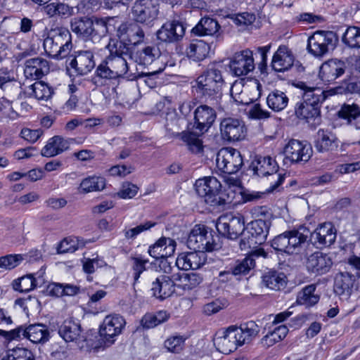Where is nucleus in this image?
Instances as JSON below:
<instances>
[{"instance_id": "36", "label": "nucleus", "mask_w": 360, "mask_h": 360, "mask_svg": "<svg viewBox=\"0 0 360 360\" xmlns=\"http://www.w3.org/2000/svg\"><path fill=\"white\" fill-rule=\"evenodd\" d=\"M58 334L67 342H76L82 336L81 326L75 320L66 319L59 327Z\"/></svg>"}, {"instance_id": "61", "label": "nucleus", "mask_w": 360, "mask_h": 360, "mask_svg": "<svg viewBox=\"0 0 360 360\" xmlns=\"http://www.w3.org/2000/svg\"><path fill=\"white\" fill-rule=\"evenodd\" d=\"M155 223L151 221H146L144 224H140L134 228L127 229L125 228L123 230V233L126 239H134L139 234L141 233L150 229L151 227L154 226Z\"/></svg>"}, {"instance_id": "62", "label": "nucleus", "mask_w": 360, "mask_h": 360, "mask_svg": "<svg viewBox=\"0 0 360 360\" xmlns=\"http://www.w3.org/2000/svg\"><path fill=\"white\" fill-rule=\"evenodd\" d=\"M132 265L131 269L133 270V278H134V284H136L139 278H140L141 274L146 271V265L148 262V259H144L142 257H132Z\"/></svg>"}, {"instance_id": "21", "label": "nucleus", "mask_w": 360, "mask_h": 360, "mask_svg": "<svg viewBox=\"0 0 360 360\" xmlns=\"http://www.w3.org/2000/svg\"><path fill=\"white\" fill-rule=\"evenodd\" d=\"M129 58L139 65L148 66L153 65L158 68L161 63H165L160 49L156 46H147L136 53L130 52Z\"/></svg>"}, {"instance_id": "43", "label": "nucleus", "mask_w": 360, "mask_h": 360, "mask_svg": "<svg viewBox=\"0 0 360 360\" xmlns=\"http://www.w3.org/2000/svg\"><path fill=\"white\" fill-rule=\"evenodd\" d=\"M262 282L269 289L280 290L285 288L287 278L283 273L271 270L263 275Z\"/></svg>"}, {"instance_id": "32", "label": "nucleus", "mask_w": 360, "mask_h": 360, "mask_svg": "<svg viewBox=\"0 0 360 360\" xmlns=\"http://www.w3.org/2000/svg\"><path fill=\"white\" fill-rule=\"evenodd\" d=\"M338 117L356 131H360V106L354 103H344L338 112Z\"/></svg>"}, {"instance_id": "4", "label": "nucleus", "mask_w": 360, "mask_h": 360, "mask_svg": "<svg viewBox=\"0 0 360 360\" xmlns=\"http://www.w3.org/2000/svg\"><path fill=\"white\" fill-rule=\"evenodd\" d=\"M309 233V230L303 226L285 231L274 238L271 247L277 251L289 255L297 253L305 244Z\"/></svg>"}, {"instance_id": "23", "label": "nucleus", "mask_w": 360, "mask_h": 360, "mask_svg": "<svg viewBox=\"0 0 360 360\" xmlns=\"http://www.w3.org/2000/svg\"><path fill=\"white\" fill-rule=\"evenodd\" d=\"M216 117V112L212 108L200 105L194 111V127L203 134L210 128Z\"/></svg>"}, {"instance_id": "38", "label": "nucleus", "mask_w": 360, "mask_h": 360, "mask_svg": "<svg viewBox=\"0 0 360 360\" xmlns=\"http://www.w3.org/2000/svg\"><path fill=\"white\" fill-rule=\"evenodd\" d=\"M92 17H77L71 20V30L79 37L91 40L92 37Z\"/></svg>"}, {"instance_id": "44", "label": "nucleus", "mask_w": 360, "mask_h": 360, "mask_svg": "<svg viewBox=\"0 0 360 360\" xmlns=\"http://www.w3.org/2000/svg\"><path fill=\"white\" fill-rule=\"evenodd\" d=\"M26 94L30 97H34L37 100L47 101L53 94V90L51 86L44 82H36L33 84L29 86L26 91Z\"/></svg>"}, {"instance_id": "35", "label": "nucleus", "mask_w": 360, "mask_h": 360, "mask_svg": "<svg viewBox=\"0 0 360 360\" xmlns=\"http://www.w3.org/2000/svg\"><path fill=\"white\" fill-rule=\"evenodd\" d=\"M192 33L199 36H215L221 34V26L214 18L205 17L192 29Z\"/></svg>"}, {"instance_id": "13", "label": "nucleus", "mask_w": 360, "mask_h": 360, "mask_svg": "<svg viewBox=\"0 0 360 360\" xmlns=\"http://www.w3.org/2000/svg\"><path fill=\"white\" fill-rule=\"evenodd\" d=\"M117 36L120 41L116 42L124 45L129 52V46H137L143 42L145 32L136 22H124L118 27Z\"/></svg>"}, {"instance_id": "64", "label": "nucleus", "mask_w": 360, "mask_h": 360, "mask_svg": "<svg viewBox=\"0 0 360 360\" xmlns=\"http://www.w3.org/2000/svg\"><path fill=\"white\" fill-rule=\"evenodd\" d=\"M231 18L237 26L242 27L252 25L256 19L255 14L248 12L238 13Z\"/></svg>"}, {"instance_id": "30", "label": "nucleus", "mask_w": 360, "mask_h": 360, "mask_svg": "<svg viewBox=\"0 0 360 360\" xmlns=\"http://www.w3.org/2000/svg\"><path fill=\"white\" fill-rule=\"evenodd\" d=\"M295 112L299 119L304 120L312 125L321 122L320 106L300 101L296 104Z\"/></svg>"}, {"instance_id": "14", "label": "nucleus", "mask_w": 360, "mask_h": 360, "mask_svg": "<svg viewBox=\"0 0 360 360\" xmlns=\"http://www.w3.org/2000/svg\"><path fill=\"white\" fill-rule=\"evenodd\" d=\"M131 14L136 23L152 26L159 15V7L151 0H137L131 8Z\"/></svg>"}, {"instance_id": "33", "label": "nucleus", "mask_w": 360, "mask_h": 360, "mask_svg": "<svg viewBox=\"0 0 360 360\" xmlns=\"http://www.w3.org/2000/svg\"><path fill=\"white\" fill-rule=\"evenodd\" d=\"M311 236L319 245L330 246L335 241L336 230L331 223H324L316 228Z\"/></svg>"}, {"instance_id": "24", "label": "nucleus", "mask_w": 360, "mask_h": 360, "mask_svg": "<svg viewBox=\"0 0 360 360\" xmlns=\"http://www.w3.org/2000/svg\"><path fill=\"white\" fill-rule=\"evenodd\" d=\"M336 134L328 129H320L316 133L314 148L319 153L334 151L339 147Z\"/></svg>"}, {"instance_id": "20", "label": "nucleus", "mask_w": 360, "mask_h": 360, "mask_svg": "<svg viewBox=\"0 0 360 360\" xmlns=\"http://www.w3.org/2000/svg\"><path fill=\"white\" fill-rule=\"evenodd\" d=\"M333 264V259L330 255L319 251L311 254L306 261L307 271L316 276L327 274Z\"/></svg>"}, {"instance_id": "26", "label": "nucleus", "mask_w": 360, "mask_h": 360, "mask_svg": "<svg viewBox=\"0 0 360 360\" xmlns=\"http://www.w3.org/2000/svg\"><path fill=\"white\" fill-rule=\"evenodd\" d=\"M345 70V64L344 62L332 59L322 64L319 75L324 83L330 84L342 75Z\"/></svg>"}, {"instance_id": "8", "label": "nucleus", "mask_w": 360, "mask_h": 360, "mask_svg": "<svg viewBox=\"0 0 360 360\" xmlns=\"http://www.w3.org/2000/svg\"><path fill=\"white\" fill-rule=\"evenodd\" d=\"M194 186L197 194L204 198L207 205L216 207L225 204L224 200L221 199L219 195L221 183L216 177L204 176L198 179Z\"/></svg>"}, {"instance_id": "17", "label": "nucleus", "mask_w": 360, "mask_h": 360, "mask_svg": "<svg viewBox=\"0 0 360 360\" xmlns=\"http://www.w3.org/2000/svg\"><path fill=\"white\" fill-rule=\"evenodd\" d=\"M220 132L223 139L238 141L245 137L247 129L242 120L227 117L223 119L220 123Z\"/></svg>"}, {"instance_id": "15", "label": "nucleus", "mask_w": 360, "mask_h": 360, "mask_svg": "<svg viewBox=\"0 0 360 360\" xmlns=\"http://www.w3.org/2000/svg\"><path fill=\"white\" fill-rule=\"evenodd\" d=\"M186 27L178 20L167 21L156 32L158 41L165 44H174L181 41L185 35Z\"/></svg>"}, {"instance_id": "1", "label": "nucleus", "mask_w": 360, "mask_h": 360, "mask_svg": "<svg viewBox=\"0 0 360 360\" xmlns=\"http://www.w3.org/2000/svg\"><path fill=\"white\" fill-rule=\"evenodd\" d=\"M105 47L109 51V55L98 65L95 78L112 79L126 75L129 70L127 57L129 58L130 52L125 49L124 45L117 44L112 39Z\"/></svg>"}, {"instance_id": "42", "label": "nucleus", "mask_w": 360, "mask_h": 360, "mask_svg": "<svg viewBox=\"0 0 360 360\" xmlns=\"http://www.w3.org/2000/svg\"><path fill=\"white\" fill-rule=\"evenodd\" d=\"M210 50V45L202 40H195L191 42L186 49L188 58L194 61H201L208 55Z\"/></svg>"}, {"instance_id": "31", "label": "nucleus", "mask_w": 360, "mask_h": 360, "mask_svg": "<svg viewBox=\"0 0 360 360\" xmlns=\"http://www.w3.org/2000/svg\"><path fill=\"white\" fill-rule=\"evenodd\" d=\"M267 254L262 249L255 250L250 256L246 257L242 260H237L229 266L232 274L236 277H240L249 273L255 266L254 256H262L266 257ZM239 279V278H238Z\"/></svg>"}, {"instance_id": "25", "label": "nucleus", "mask_w": 360, "mask_h": 360, "mask_svg": "<svg viewBox=\"0 0 360 360\" xmlns=\"http://www.w3.org/2000/svg\"><path fill=\"white\" fill-rule=\"evenodd\" d=\"M356 277L348 272H340L334 280V291L343 299H348L354 290Z\"/></svg>"}, {"instance_id": "2", "label": "nucleus", "mask_w": 360, "mask_h": 360, "mask_svg": "<svg viewBox=\"0 0 360 360\" xmlns=\"http://www.w3.org/2000/svg\"><path fill=\"white\" fill-rule=\"evenodd\" d=\"M224 84L221 71L216 67H210L197 77L192 89L201 99L214 105L221 98Z\"/></svg>"}, {"instance_id": "6", "label": "nucleus", "mask_w": 360, "mask_h": 360, "mask_svg": "<svg viewBox=\"0 0 360 360\" xmlns=\"http://www.w3.org/2000/svg\"><path fill=\"white\" fill-rule=\"evenodd\" d=\"M338 41L334 32L319 30L309 37L307 49L314 57L322 58L335 48Z\"/></svg>"}, {"instance_id": "37", "label": "nucleus", "mask_w": 360, "mask_h": 360, "mask_svg": "<svg viewBox=\"0 0 360 360\" xmlns=\"http://www.w3.org/2000/svg\"><path fill=\"white\" fill-rule=\"evenodd\" d=\"M70 147L68 140L60 136H54L49 139L46 146L42 148L41 154L42 156L51 158L59 155L67 150Z\"/></svg>"}, {"instance_id": "47", "label": "nucleus", "mask_w": 360, "mask_h": 360, "mask_svg": "<svg viewBox=\"0 0 360 360\" xmlns=\"http://www.w3.org/2000/svg\"><path fill=\"white\" fill-rule=\"evenodd\" d=\"M105 187V180L101 176H92L84 179L78 188L79 193H88L99 191Z\"/></svg>"}, {"instance_id": "60", "label": "nucleus", "mask_w": 360, "mask_h": 360, "mask_svg": "<svg viewBox=\"0 0 360 360\" xmlns=\"http://www.w3.org/2000/svg\"><path fill=\"white\" fill-rule=\"evenodd\" d=\"M1 360H34L32 352L23 347H16L4 357Z\"/></svg>"}, {"instance_id": "52", "label": "nucleus", "mask_w": 360, "mask_h": 360, "mask_svg": "<svg viewBox=\"0 0 360 360\" xmlns=\"http://www.w3.org/2000/svg\"><path fill=\"white\" fill-rule=\"evenodd\" d=\"M265 243L263 240H259L253 233L248 228H244V231L241 233V239L239 246L241 250L257 248L259 245Z\"/></svg>"}, {"instance_id": "46", "label": "nucleus", "mask_w": 360, "mask_h": 360, "mask_svg": "<svg viewBox=\"0 0 360 360\" xmlns=\"http://www.w3.org/2000/svg\"><path fill=\"white\" fill-rule=\"evenodd\" d=\"M44 12L49 18H67L73 13V8L63 2H53L44 7Z\"/></svg>"}, {"instance_id": "7", "label": "nucleus", "mask_w": 360, "mask_h": 360, "mask_svg": "<svg viewBox=\"0 0 360 360\" xmlns=\"http://www.w3.org/2000/svg\"><path fill=\"white\" fill-rule=\"evenodd\" d=\"M125 324L124 319L119 314L106 316L99 328L100 339L96 348H104L112 345L116 338L122 333Z\"/></svg>"}, {"instance_id": "5", "label": "nucleus", "mask_w": 360, "mask_h": 360, "mask_svg": "<svg viewBox=\"0 0 360 360\" xmlns=\"http://www.w3.org/2000/svg\"><path fill=\"white\" fill-rule=\"evenodd\" d=\"M217 236H214L212 231L204 225L197 224L191 230L187 239V246L189 249L203 252H212L220 248L216 241Z\"/></svg>"}, {"instance_id": "53", "label": "nucleus", "mask_w": 360, "mask_h": 360, "mask_svg": "<svg viewBox=\"0 0 360 360\" xmlns=\"http://www.w3.org/2000/svg\"><path fill=\"white\" fill-rule=\"evenodd\" d=\"M217 341L219 349L224 354L233 352L239 347L227 328L223 332V335L217 338Z\"/></svg>"}, {"instance_id": "58", "label": "nucleus", "mask_w": 360, "mask_h": 360, "mask_svg": "<svg viewBox=\"0 0 360 360\" xmlns=\"http://www.w3.org/2000/svg\"><path fill=\"white\" fill-rule=\"evenodd\" d=\"M242 330L243 340L246 344L250 343L255 338L259 332V327L255 321H248L239 326Z\"/></svg>"}, {"instance_id": "51", "label": "nucleus", "mask_w": 360, "mask_h": 360, "mask_svg": "<svg viewBox=\"0 0 360 360\" xmlns=\"http://www.w3.org/2000/svg\"><path fill=\"white\" fill-rule=\"evenodd\" d=\"M169 319V314L165 311H159L155 314L148 313L141 319V323L144 328H153Z\"/></svg>"}, {"instance_id": "34", "label": "nucleus", "mask_w": 360, "mask_h": 360, "mask_svg": "<svg viewBox=\"0 0 360 360\" xmlns=\"http://www.w3.org/2000/svg\"><path fill=\"white\" fill-rule=\"evenodd\" d=\"M294 63V57L286 46H279L274 53L272 61V69L276 72H284L289 70Z\"/></svg>"}, {"instance_id": "45", "label": "nucleus", "mask_w": 360, "mask_h": 360, "mask_svg": "<svg viewBox=\"0 0 360 360\" xmlns=\"http://www.w3.org/2000/svg\"><path fill=\"white\" fill-rule=\"evenodd\" d=\"M198 133L183 131L179 137L187 146L188 149L193 153L198 154L203 151L202 141Z\"/></svg>"}, {"instance_id": "16", "label": "nucleus", "mask_w": 360, "mask_h": 360, "mask_svg": "<svg viewBox=\"0 0 360 360\" xmlns=\"http://www.w3.org/2000/svg\"><path fill=\"white\" fill-rule=\"evenodd\" d=\"M285 158L292 163L307 162L313 155L311 144L307 141L290 140L284 148Z\"/></svg>"}, {"instance_id": "29", "label": "nucleus", "mask_w": 360, "mask_h": 360, "mask_svg": "<svg viewBox=\"0 0 360 360\" xmlns=\"http://www.w3.org/2000/svg\"><path fill=\"white\" fill-rule=\"evenodd\" d=\"M176 242L170 238L162 237L148 249L149 255L156 259H165L174 255Z\"/></svg>"}, {"instance_id": "39", "label": "nucleus", "mask_w": 360, "mask_h": 360, "mask_svg": "<svg viewBox=\"0 0 360 360\" xmlns=\"http://www.w3.org/2000/svg\"><path fill=\"white\" fill-rule=\"evenodd\" d=\"M92 37L91 41H99L112 31L110 27L114 18L111 17L97 18L92 16Z\"/></svg>"}, {"instance_id": "50", "label": "nucleus", "mask_w": 360, "mask_h": 360, "mask_svg": "<svg viewBox=\"0 0 360 360\" xmlns=\"http://www.w3.org/2000/svg\"><path fill=\"white\" fill-rule=\"evenodd\" d=\"M172 277H174L175 281H181V285H182L184 290H191L197 287L202 281V277L196 273L174 274Z\"/></svg>"}, {"instance_id": "59", "label": "nucleus", "mask_w": 360, "mask_h": 360, "mask_svg": "<svg viewBox=\"0 0 360 360\" xmlns=\"http://www.w3.org/2000/svg\"><path fill=\"white\" fill-rule=\"evenodd\" d=\"M24 260L22 255H7L0 257V269L3 270H11L18 265Z\"/></svg>"}, {"instance_id": "12", "label": "nucleus", "mask_w": 360, "mask_h": 360, "mask_svg": "<svg viewBox=\"0 0 360 360\" xmlns=\"http://www.w3.org/2000/svg\"><path fill=\"white\" fill-rule=\"evenodd\" d=\"M217 168L226 174L236 173L243 165V158L240 151L234 148H224L217 154Z\"/></svg>"}, {"instance_id": "56", "label": "nucleus", "mask_w": 360, "mask_h": 360, "mask_svg": "<svg viewBox=\"0 0 360 360\" xmlns=\"http://www.w3.org/2000/svg\"><path fill=\"white\" fill-rule=\"evenodd\" d=\"M37 285V281L32 274L24 276L13 282V289L20 292H27Z\"/></svg>"}, {"instance_id": "9", "label": "nucleus", "mask_w": 360, "mask_h": 360, "mask_svg": "<svg viewBox=\"0 0 360 360\" xmlns=\"http://www.w3.org/2000/svg\"><path fill=\"white\" fill-rule=\"evenodd\" d=\"M250 169L258 176H271L274 181L271 183V190L274 191L281 185L285 175L278 173V165L276 161L270 156H256L252 162Z\"/></svg>"}, {"instance_id": "49", "label": "nucleus", "mask_w": 360, "mask_h": 360, "mask_svg": "<svg viewBox=\"0 0 360 360\" xmlns=\"http://www.w3.org/2000/svg\"><path fill=\"white\" fill-rule=\"evenodd\" d=\"M186 124L184 117H179L175 113L168 114L166 117L165 128L168 133L174 137H179V130Z\"/></svg>"}, {"instance_id": "11", "label": "nucleus", "mask_w": 360, "mask_h": 360, "mask_svg": "<svg viewBox=\"0 0 360 360\" xmlns=\"http://www.w3.org/2000/svg\"><path fill=\"white\" fill-rule=\"evenodd\" d=\"M217 230L229 239H236L244 231V217L239 214L221 216L216 224Z\"/></svg>"}, {"instance_id": "54", "label": "nucleus", "mask_w": 360, "mask_h": 360, "mask_svg": "<svg viewBox=\"0 0 360 360\" xmlns=\"http://www.w3.org/2000/svg\"><path fill=\"white\" fill-rule=\"evenodd\" d=\"M342 42L351 49H360V28L347 27L342 36Z\"/></svg>"}, {"instance_id": "18", "label": "nucleus", "mask_w": 360, "mask_h": 360, "mask_svg": "<svg viewBox=\"0 0 360 360\" xmlns=\"http://www.w3.org/2000/svg\"><path fill=\"white\" fill-rule=\"evenodd\" d=\"M229 67L231 72L236 77L248 75L255 69L252 51L246 49L235 53Z\"/></svg>"}, {"instance_id": "10", "label": "nucleus", "mask_w": 360, "mask_h": 360, "mask_svg": "<svg viewBox=\"0 0 360 360\" xmlns=\"http://www.w3.org/2000/svg\"><path fill=\"white\" fill-rule=\"evenodd\" d=\"M8 335V340L27 338L35 344H44L50 338V333L44 324H32L27 327L20 326L15 329L3 332Z\"/></svg>"}, {"instance_id": "57", "label": "nucleus", "mask_w": 360, "mask_h": 360, "mask_svg": "<svg viewBox=\"0 0 360 360\" xmlns=\"http://www.w3.org/2000/svg\"><path fill=\"white\" fill-rule=\"evenodd\" d=\"M186 338L182 335H174L168 338L164 342L165 349L172 353H181L185 345Z\"/></svg>"}, {"instance_id": "48", "label": "nucleus", "mask_w": 360, "mask_h": 360, "mask_svg": "<svg viewBox=\"0 0 360 360\" xmlns=\"http://www.w3.org/2000/svg\"><path fill=\"white\" fill-rule=\"evenodd\" d=\"M288 101L285 93L277 89L270 92L266 98L269 108L275 112H280L285 109L288 105Z\"/></svg>"}, {"instance_id": "19", "label": "nucleus", "mask_w": 360, "mask_h": 360, "mask_svg": "<svg viewBox=\"0 0 360 360\" xmlns=\"http://www.w3.org/2000/svg\"><path fill=\"white\" fill-rule=\"evenodd\" d=\"M95 48L92 50H82L75 53L70 59L68 65L77 75H84L90 72L95 67L94 52Z\"/></svg>"}, {"instance_id": "3", "label": "nucleus", "mask_w": 360, "mask_h": 360, "mask_svg": "<svg viewBox=\"0 0 360 360\" xmlns=\"http://www.w3.org/2000/svg\"><path fill=\"white\" fill-rule=\"evenodd\" d=\"M43 46L49 56L63 59L69 55L73 47L72 34L63 27L51 28L46 33Z\"/></svg>"}, {"instance_id": "40", "label": "nucleus", "mask_w": 360, "mask_h": 360, "mask_svg": "<svg viewBox=\"0 0 360 360\" xmlns=\"http://www.w3.org/2000/svg\"><path fill=\"white\" fill-rule=\"evenodd\" d=\"M320 300V295L316 292V285L310 284L304 287L297 295L296 302L299 305L310 308L316 304Z\"/></svg>"}, {"instance_id": "63", "label": "nucleus", "mask_w": 360, "mask_h": 360, "mask_svg": "<svg viewBox=\"0 0 360 360\" xmlns=\"http://www.w3.org/2000/svg\"><path fill=\"white\" fill-rule=\"evenodd\" d=\"M79 248L78 241L74 238H65L58 245L57 252L59 254L74 252Z\"/></svg>"}, {"instance_id": "22", "label": "nucleus", "mask_w": 360, "mask_h": 360, "mask_svg": "<svg viewBox=\"0 0 360 360\" xmlns=\"http://www.w3.org/2000/svg\"><path fill=\"white\" fill-rule=\"evenodd\" d=\"M207 255L198 250L179 254L176 260V266L182 270L198 269L206 262Z\"/></svg>"}, {"instance_id": "55", "label": "nucleus", "mask_w": 360, "mask_h": 360, "mask_svg": "<svg viewBox=\"0 0 360 360\" xmlns=\"http://www.w3.org/2000/svg\"><path fill=\"white\" fill-rule=\"evenodd\" d=\"M259 240L264 242L266 240L269 233V224L262 219H258L251 221L247 226Z\"/></svg>"}, {"instance_id": "28", "label": "nucleus", "mask_w": 360, "mask_h": 360, "mask_svg": "<svg viewBox=\"0 0 360 360\" xmlns=\"http://www.w3.org/2000/svg\"><path fill=\"white\" fill-rule=\"evenodd\" d=\"M175 280L166 275H161L156 278L152 283L151 290L156 298L163 300L169 297L175 291Z\"/></svg>"}, {"instance_id": "41", "label": "nucleus", "mask_w": 360, "mask_h": 360, "mask_svg": "<svg viewBox=\"0 0 360 360\" xmlns=\"http://www.w3.org/2000/svg\"><path fill=\"white\" fill-rule=\"evenodd\" d=\"M297 86L304 91L302 101L320 106V103L325 100L324 92L320 88L308 86L302 82H298Z\"/></svg>"}, {"instance_id": "27", "label": "nucleus", "mask_w": 360, "mask_h": 360, "mask_svg": "<svg viewBox=\"0 0 360 360\" xmlns=\"http://www.w3.org/2000/svg\"><path fill=\"white\" fill-rule=\"evenodd\" d=\"M49 62L42 58L37 57L25 61L24 74L27 78L39 79L49 72Z\"/></svg>"}]
</instances>
